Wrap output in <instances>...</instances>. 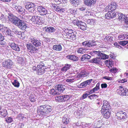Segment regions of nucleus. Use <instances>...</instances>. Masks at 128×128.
Segmentation results:
<instances>
[{"label":"nucleus","instance_id":"nucleus-1","mask_svg":"<svg viewBox=\"0 0 128 128\" xmlns=\"http://www.w3.org/2000/svg\"><path fill=\"white\" fill-rule=\"evenodd\" d=\"M8 19L10 21L22 30H24L28 27V24L25 22L12 14H9Z\"/></svg>","mask_w":128,"mask_h":128},{"label":"nucleus","instance_id":"nucleus-2","mask_svg":"<svg viewBox=\"0 0 128 128\" xmlns=\"http://www.w3.org/2000/svg\"><path fill=\"white\" fill-rule=\"evenodd\" d=\"M53 109V108L50 106L46 105L41 106L39 107L38 109V113L42 115L50 113Z\"/></svg>","mask_w":128,"mask_h":128},{"label":"nucleus","instance_id":"nucleus-3","mask_svg":"<svg viewBox=\"0 0 128 128\" xmlns=\"http://www.w3.org/2000/svg\"><path fill=\"white\" fill-rule=\"evenodd\" d=\"M37 67V73L39 75L43 74L45 71V69H46L44 64L42 62H40L39 64L38 65Z\"/></svg>","mask_w":128,"mask_h":128},{"label":"nucleus","instance_id":"nucleus-4","mask_svg":"<svg viewBox=\"0 0 128 128\" xmlns=\"http://www.w3.org/2000/svg\"><path fill=\"white\" fill-rule=\"evenodd\" d=\"M117 12L108 11L105 15V18L108 19L116 18Z\"/></svg>","mask_w":128,"mask_h":128},{"label":"nucleus","instance_id":"nucleus-5","mask_svg":"<svg viewBox=\"0 0 128 128\" xmlns=\"http://www.w3.org/2000/svg\"><path fill=\"white\" fill-rule=\"evenodd\" d=\"M117 92L121 96H128V90L125 87L123 88L121 86H120L117 90Z\"/></svg>","mask_w":128,"mask_h":128},{"label":"nucleus","instance_id":"nucleus-6","mask_svg":"<svg viewBox=\"0 0 128 128\" xmlns=\"http://www.w3.org/2000/svg\"><path fill=\"white\" fill-rule=\"evenodd\" d=\"M35 4L32 2H28L25 5V7L26 9L30 12L33 13L34 12Z\"/></svg>","mask_w":128,"mask_h":128},{"label":"nucleus","instance_id":"nucleus-7","mask_svg":"<svg viewBox=\"0 0 128 128\" xmlns=\"http://www.w3.org/2000/svg\"><path fill=\"white\" fill-rule=\"evenodd\" d=\"M70 98L69 96L65 95L60 96L56 97V100H57V101L59 102H64L68 100Z\"/></svg>","mask_w":128,"mask_h":128},{"label":"nucleus","instance_id":"nucleus-8","mask_svg":"<svg viewBox=\"0 0 128 128\" xmlns=\"http://www.w3.org/2000/svg\"><path fill=\"white\" fill-rule=\"evenodd\" d=\"M32 44V43L27 44H26V47L27 50L31 53H34L36 52V50H38Z\"/></svg>","mask_w":128,"mask_h":128},{"label":"nucleus","instance_id":"nucleus-9","mask_svg":"<svg viewBox=\"0 0 128 128\" xmlns=\"http://www.w3.org/2000/svg\"><path fill=\"white\" fill-rule=\"evenodd\" d=\"M116 116L118 119L122 120L126 118L127 117L126 113L122 111L118 112L116 114Z\"/></svg>","mask_w":128,"mask_h":128},{"label":"nucleus","instance_id":"nucleus-10","mask_svg":"<svg viewBox=\"0 0 128 128\" xmlns=\"http://www.w3.org/2000/svg\"><path fill=\"white\" fill-rule=\"evenodd\" d=\"M12 30V32L16 34L18 37L21 39H23L24 38L25 36L23 32H22L20 31L15 28H13Z\"/></svg>","mask_w":128,"mask_h":128},{"label":"nucleus","instance_id":"nucleus-11","mask_svg":"<svg viewBox=\"0 0 128 128\" xmlns=\"http://www.w3.org/2000/svg\"><path fill=\"white\" fill-rule=\"evenodd\" d=\"M30 42H31L35 47H38L41 46L42 43L41 41L38 40L33 37L30 38Z\"/></svg>","mask_w":128,"mask_h":128},{"label":"nucleus","instance_id":"nucleus-12","mask_svg":"<svg viewBox=\"0 0 128 128\" xmlns=\"http://www.w3.org/2000/svg\"><path fill=\"white\" fill-rule=\"evenodd\" d=\"M13 64V62L11 60H8L2 63V66L3 67L10 68L12 67Z\"/></svg>","mask_w":128,"mask_h":128},{"label":"nucleus","instance_id":"nucleus-13","mask_svg":"<svg viewBox=\"0 0 128 128\" xmlns=\"http://www.w3.org/2000/svg\"><path fill=\"white\" fill-rule=\"evenodd\" d=\"M76 33L75 32H72L71 33L67 32L66 35L67 38L70 39V40L74 41L76 39V36L75 34Z\"/></svg>","mask_w":128,"mask_h":128},{"label":"nucleus","instance_id":"nucleus-14","mask_svg":"<svg viewBox=\"0 0 128 128\" xmlns=\"http://www.w3.org/2000/svg\"><path fill=\"white\" fill-rule=\"evenodd\" d=\"M111 110H104L102 111V113L104 117L106 119H108L110 115V112Z\"/></svg>","mask_w":128,"mask_h":128},{"label":"nucleus","instance_id":"nucleus-15","mask_svg":"<svg viewBox=\"0 0 128 128\" xmlns=\"http://www.w3.org/2000/svg\"><path fill=\"white\" fill-rule=\"evenodd\" d=\"M9 44L11 48L13 50L17 52L20 51V49L19 46L14 42H10Z\"/></svg>","mask_w":128,"mask_h":128},{"label":"nucleus","instance_id":"nucleus-16","mask_svg":"<svg viewBox=\"0 0 128 128\" xmlns=\"http://www.w3.org/2000/svg\"><path fill=\"white\" fill-rule=\"evenodd\" d=\"M66 86L62 84H57L55 86L54 88L57 89L60 93H62L65 90Z\"/></svg>","mask_w":128,"mask_h":128},{"label":"nucleus","instance_id":"nucleus-17","mask_svg":"<svg viewBox=\"0 0 128 128\" xmlns=\"http://www.w3.org/2000/svg\"><path fill=\"white\" fill-rule=\"evenodd\" d=\"M97 0H84V3L86 6H90L94 4Z\"/></svg>","mask_w":128,"mask_h":128},{"label":"nucleus","instance_id":"nucleus-18","mask_svg":"<svg viewBox=\"0 0 128 128\" xmlns=\"http://www.w3.org/2000/svg\"><path fill=\"white\" fill-rule=\"evenodd\" d=\"M116 13V19H119L120 20H121V21H124L125 20V18L126 17L124 14L121 13H119L118 12H117Z\"/></svg>","mask_w":128,"mask_h":128},{"label":"nucleus","instance_id":"nucleus-19","mask_svg":"<svg viewBox=\"0 0 128 128\" xmlns=\"http://www.w3.org/2000/svg\"><path fill=\"white\" fill-rule=\"evenodd\" d=\"M37 9L39 12L42 13L44 15H46L47 13L48 10H47L42 6H38Z\"/></svg>","mask_w":128,"mask_h":128},{"label":"nucleus","instance_id":"nucleus-20","mask_svg":"<svg viewBox=\"0 0 128 128\" xmlns=\"http://www.w3.org/2000/svg\"><path fill=\"white\" fill-rule=\"evenodd\" d=\"M70 1L73 6L76 7L80 4L81 0H70Z\"/></svg>","mask_w":128,"mask_h":128},{"label":"nucleus","instance_id":"nucleus-21","mask_svg":"<svg viewBox=\"0 0 128 128\" xmlns=\"http://www.w3.org/2000/svg\"><path fill=\"white\" fill-rule=\"evenodd\" d=\"M44 19L42 17L38 16L36 23L37 26H40L44 22Z\"/></svg>","mask_w":128,"mask_h":128},{"label":"nucleus","instance_id":"nucleus-22","mask_svg":"<svg viewBox=\"0 0 128 128\" xmlns=\"http://www.w3.org/2000/svg\"><path fill=\"white\" fill-rule=\"evenodd\" d=\"M14 8L18 12L21 14L24 13L25 10L24 8L20 6L15 5Z\"/></svg>","mask_w":128,"mask_h":128},{"label":"nucleus","instance_id":"nucleus-23","mask_svg":"<svg viewBox=\"0 0 128 128\" xmlns=\"http://www.w3.org/2000/svg\"><path fill=\"white\" fill-rule=\"evenodd\" d=\"M4 31V32L6 36H10V37H11V38L10 40H13V39L12 37V38L13 37L12 35H11V30L9 28L5 27V29Z\"/></svg>","mask_w":128,"mask_h":128},{"label":"nucleus","instance_id":"nucleus-24","mask_svg":"<svg viewBox=\"0 0 128 128\" xmlns=\"http://www.w3.org/2000/svg\"><path fill=\"white\" fill-rule=\"evenodd\" d=\"M66 57L67 59H69L73 61L77 62L78 60V58L74 55H68L66 56Z\"/></svg>","mask_w":128,"mask_h":128},{"label":"nucleus","instance_id":"nucleus-25","mask_svg":"<svg viewBox=\"0 0 128 128\" xmlns=\"http://www.w3.org/2000/svg\"><path fill=\"white\" fill-rule=\"evenodd\" d=\"M98 56H99V58L101 59L106 60L108 58L109 56L104 54V52H101L99 51Z\"/></svg>","mask_w":128,"mask_h":128},{"label":"nucleus","instance_id":"nucleus-26","mask_svg":"<svg viewBox=\"0 0 128 128\" xmlns=\"http://www.w3.org/2000/svg\"><path fill=\"white\" fill-rule=\"evenodd\" d=\"M46 31L48 33H52L54 32L56 30L53 27L49 26L46 27L44 28Z\"/></svg>","mask_w":128,"mask_h":128},{"label":"nucleus","instance_id":"nucleus-27","mask_svg":"<svg viewBox=\"0 0 128 128\" xmlns=\"http://www.w3.org/2000/svg\"><path fill=\"white\" fill-rule=\"evenodd\" d=\"M52 48L54 50L60 51L62 50V47L60 44H55L53 46Z\"/></svg>","mask_w":128,"mask_h":128},{"label":"nucleus","instance_id":"nucleus-28","mask_svg":"<svg viewBox=\"0 0 128 128\" xmlns=\"http://www.w3.org/2000/svg\"><path fill=\"white\" fill-rule=\"evenodd\" d=\"M80 25H78V28L83 30H84L86 29L87 26L86 24L81 21L80 22Z\"/></svg>","mask_w":128,"mask_h":128},{"label":"nucleus","instance_id":"nucleus-29","mask_svg":"<svg viewBox=\"0 0 128 128\" xmlns=\"http://www.w3.org/2000/svg\"><path fill=\"white\" fill-rule=\"evenodd\" d=\"M8 114L7 111L6 109H2L0 111V117L4 118Z\"/></svg>","mask_w":128,"mask_h":128},{"label":"nucleus","instance_id":"nucleus-30","mask_svg":"<svg viewBox=\"0 0 128 128\" xmlns=\"http://www.w3.org/2000/svg\"><path fill=\"white\" fill-rule=\"evenodd\" d=\"M50 94L54 96H56L60 94L57 89H52L51 90L50 92Z\"/></svg>","mask_w":128,"mask_h":128},{"label":"nucleus","instance_id":"nucleus-31","mask_svg":"<svg viewBox=\"0 0 128 128\" xmlns=\"http://www.w3.org/2000/svg\"><path fill=\"white\" fill-rule=\"evenodd\" d=\"M100 58H94L90 60V62L96 64H99L100 62Z\"/></svg>","mask_w":128,"mask_h":128},{"label":"nucleus","instance_id":"nucleus-32","mask_svg":"<svg viewBox=\"0 0 128 128\" xmlns=\"http://www.w3.org/2000/svg\"><path fill=\"white\" fill-rule=\"evenodd\" d=\"M91 58V56L88 54H84L80 58V60L81 61L84 62L86 59H90Z\"/></svg>","mask_w":128,"mask_h":128},{"label":"nucleus","instance_id":"nucleus-33","mask_svg":"<svg viewBox=\"0 0 128 128\" xmlns=\"http://www.w3.org/2000/svg\"><path fill=\"white\" fill-rule=\"evenodd\" d=\"M17 63L22 65H24V60L22 57H19L17 60Z\"/></svg>","mask_w":128,"mask_h":128},{"label":"nucleus","instance_id":"nucleus-34","mask_svg":"<svg viewBox=\"0 0 128 128\" xmlns=\"http://www.w3.org/2000/svg\"><path fill=\"white\" fill-rule=\"evenodd\" d=\"M96 42L94 41H89L88 42L87 47L93 46L96 45Z\"/></svg>","mask_w":128,"mask_h":128},{"label":"nucleus","instance_id":"nucleus-35","mask_svg":"<svg viewBox=\"0 0 128 128\" xmlns=\"http://www.w3.org/2000/svg\"><path fill=\"white\" fill-rule=\"evenodd\" d=\"M118 38L120 40L128 39V35L126 34H121L118 36Z\"/></svg>","mask_w":128,"mask_h":128},{"label":"nucleus","instance_id":"nucleus-36","mask_svg":"<svg viewBox=\"0 0 128 128\" xmlns=\"http://www.w3.org/2000/svg\"><path fill=\"white\" fill-rule=\"evenodd\" d=\"M71 65L68 64H66L62 68V70L66 72L70 68Z\"/></svg>","mask_w":128,"mask_h":128},{"label":"nucleus","instance_id":"nucleus-37","mask_svg":"<svg viewBox=\"0 0 128 128\" xmlns=\"http://www.w3.org/2000/svg\"><path fill=\"white\" fill-rule=\"evenodd\" d=\"M117 6V4L116 3L113 2L112 3L110 7V10L112 11H114L116 9V8Z\"/></svg>","mask_w":128,"mask_h":128},{"label":"nucleus","instance_id":"nucleus-38","mask_svg":"<svg viewBox=\"0 0 128 128\" xmlns=\"http://www.w3.org/2000/svg\"><path fill=\"white\" fill-rule=\"evenodd\" d=\"M13 85L15 87L18 88L20 86V83L17 80H15L12 82Z\"/></svg>","mask_w":128,"mask_h":128},{"label":"nucleus","instance_id":"nucleus-39","mask_svg":"<svg viewBox=\"0 0 128 128\" xmlns=\"http://www.w3.org/2000/svg\"><path fill=\"white\" fill-rule=\"evenodd\" d=\"M88 74V72H86L85 70H82L80 73V77L82 78L84 77L85 75Z\"/></svg>","mask_w":128,"mask_h":128},{"label":"nucleus","instance_id":"nucleus-40","mask_svg":"<svg viewBox=\"0 0 128 128\" xmlns=\"http://www.w3.org/2000/svg\"><path fill=\"white\" fill-rule=\"evenodd\" d=\"M5 121L8 124L10 123L13 121L12 118L11 117H8L7 118H6Z\"/></svg>","mask_w":128,"mask_h":128},{"label":"nucleus","instance_id":"nucleus-41","mask_svg":"<svg viewBox=\"0 0 128 128\" xmlns=\"http://www.w3.org/2000/svg\"><path fill=\"white\" fill-rule=\"evenodd\" d=\"M95 20L93 19L88 20H87V24L90 25H94L95 23Z\"/></svg>","mask_w":128,"mask_h":128},{"label":"nucleus","instance_id":"nucleus-42","mask_svg":"<svg viewBox=\"0 0 128 128\" xmlns=\"http://www.w3.org/2000/svg\"><path fill=\"white\" fill-rule=\"evenodd\" d=\"M98 97V96L95 94H92L88 96V98L91 100L96 99Z\"/></svg>","mask_w":128,"mask_h":128},{"label":"nucleus","instance_id":"nucleus-43","mask_svg":"<svg viewBox=\"0 0 128 128\" xmlns=\"http://www.w3.org/2000/svg\"><path fill=\"white\" fill-rule=\"evenodd\" d=\"M106 62L107 64H109V66L111 67H112V66H113L114 64V62L112 60H106Z\"/></svg>","mask_w":128,"mask_h":128},{"label":"nucleus","instance_id":"nucleus-44","mask_svg":"<svg viewBox=\"0 0 128 128\" xmlns=\"http://www.w3.org/2000/svg\"><path fill=\"white\" fill-rule=\"evenodd\" d=\"M85 49L84 48H79L77 50V52L78 53H80V54H83L84 53Z\"/></svg>","mask_w":128,"mask_h":128},{"label":"nucleus","instance_id":"nucleus-45","mask_svg":"<svg viewBox=\"0 0 128 128\" xmlns=\"http://www.w3.org/2000/svg\"><path fill=\"white\" fill-rule=\"evenodd\" d=\"M112 38V37L109 36H106L104 39L108 41L112 42L113 40Z\"/></svg>","mask_w":128,"mask_h":128},{"label":"nucleus","instance_id":"nucleus-46","mask_svg":"<svg viewBox=\"0 0 128 128\" xmlns=\"http://www.w3.org/2000/svg\"><path fill=\"white\" fill-rule=\"evenodd\" d=\"M62 122L64 124H67L69 122V120L65 117H64L62 119Z\"/></svg>","mask_w":128,"mask_h":128},{"label":"nucleus","instance_id":"nucleus-47","mask_svg":"<svg viewBox=\"0 0 128 128\" xmlns=\"http://www.w3.org/2000/svg\"><path fill=\"white\" fill-rule=\"evenodd\" d=\"M38 16H33L32 17L31 19V21L33 22L35 24H36V19Z\"/></svg>","mask_w":128,"mask_h":128},{"label":"nucleus","instance_id":"nucleus-48","mask_svg":"<svg viewBox=\"0 0 128 128\" xmlns=\"http://www.w3.org/2000/svg\"><path fill=\"white\" fill-rule=\"evenodd\" d=\"M100 83L98 82L96 86L93 88L95 92L97 91L100 89Z\"/></svg>","mask_w":128,"mask_h":128},{"label":"nucleus","instance_id":"nucleus-49","mask_svg":"<svg viewBox=\"0 0 128 128\" xmlns=\"http://www.w3.org/2000/svg\"><path fill=\"white\" fill-rule=\"evenodd\" d=\"M52 7L57 12H58V10H59V9L60 6H58L56 4H53L52 5Z\"/></svg>","mask_w":128,"mask_h":128},{"label":"nucleus","instance_id":"nucleus-50","mask_svg":"<svg viewBox=\"0 0 128 128\" xmlns=\"http://www.w3.org/2000/svg\"><path fill=\"white\" fill-rule=\"evenodd\" d=\"M88 84L86 83V81L81 83L80 85V88H84L86 87L88 85Z\"/></svg>","mask_w":128,"mask_h":128},{"label":"nucleus","instance_id":"nucleus-51","mask_svg":"<svg viewBox=\"0 0 128 128\" xmlns=\"http://www.w3.org/2000/svg\"><path fill=\"white\" fill-rule=\"evenodd\" d=\"M118 69L115 68H112L110 70V71L111 72L115 73L118 71Z\"/></svg>","mask_w":128,"mask_h":128},{"label":"nucleus","instance_id":"nucleus-52","mask_svg":"<svg viewBox=\"0 0 128 128\" xmlns=\"http://www.w3.org/2000/svg\"><path fill=\"white\" fill-rule=\"evenodd\" d=\"M128 43V41L126 40H124L122 41H120V43L119 44L123 46L126 45V44Z\"/></svg>","mask_w":128,"mask_h":128},{"label":"nucleus","instance_id":"nucleus-53","mask_svg":"<svg viewBox=\"0 0 128 128\" xmlns=\"http://www.w3.org/2000/svg\"><path fill=\"white\" fill-rule=\"evenodd\" d=\"M103 108H104V110H106V109L107 110H111V106L110 104H107V105H106L105 106H103Z\"/></svg>","mask_w":128,"mask_h":128},{"label":"nucleus","instance_id":"nucleus-54","mask_svg":"<svg viewBox=\"0 0 128 128\" xmlns=\"http://www.w3.org/2000/svg\"><path fill=\"white\" fill-rule=\"evenodd\" d=\"M29 99L31 102H34L35 101L34 96L33 95L31 94L30 97Z\"/></svg>","mask_w":128,"mask_h":128},{"label":"nucleus","instance_id":"nucleus-55","mask_svg":"<svg viewBox=\"0 0 128 128\" xmlns=\"http://www.w3.org/2000/svg\"><path fill=\"white\" fill-rule=\"evenodd\" d=\"M99 51H94L93 52H90V54L94 56L95 54H96L98 56L99 54Z\"/></svg>","mask_w":128,"mask_h":128},{"label":"nucleus","instance_id":"nucleus-56","mask_svg":"<svg viewBox=\"0 0 128 128\" xmlns=\"http://www.w3.org/2000/svg\"><path fill=\"white\" fill-rule=\"evenodd\" d=\"M5 28V27L2 24H0V31L2 32L4 31Z\"/></svg>","mask_w":128,"mask_h":128},{"label":"nucleus","instance_id":"nucleus-57","mask_svg":"<svg viewBox=\"0 0 128 128\" xmlns=\"http://www.w3.org/2000/svg\"><path fill=\"white\" fill-rule=\"evenodd\" d=\"M89 95V94L86 92V91L85 92V93L83 94L82 96V99H84L86 98Z\"/></svg>","mask_w":128,"mask_h":128},{"label":"nucleus","instance_id":"nucleus-58","mask_svg":"<svg viewBox=\"0 0 128 128\" xmlns=\"http://www.w3.org/2000/svg\"><path fill=\"white\" fill-rule=\"evenodd\" d=\"M4 37L3 39L0 40V45H4L5 44L6 42L5 41H4Z\"/></svg>","mask_w":128,"mask_h":128},{"label":"nucleus","instance_id":"nucleus-59","mask_svg":"<svg viewBox=\"0 0 128 128\" xmlns=\"http://www.w3.org/2000/svg\"><path fill=\"white\" fill-rule=\"evenodd\" d=\"M102 78L108 80H112V77L107 76H104Z\"/></svg>","mask_w":128,"mask_h":128},{"label":"nucleus","instance_id":"nucleus-60","mask_svg":"<svg viewBox=\"0 0 128 128\" xmlns=\"http://www.w3.org/2000/svg\"><path fill=\"white\" fill-rule=\"evenodd\" d=\"M86 8L83 7L82 6L81 7L79 8L78 9L81 11H85V12H86L87 10H86Z\"/></svg>","mask_w":128,"mask_h":128},{"label":"nucleus","instance_id":"nucleus-61","mask_svg":"<svg viewBox=\"0 0 128 128\" xmlns=\"http://www.w3.org/2000/svg\"><path fill=\"white\" fill-rule=\"evenodd\" d=\"M110 104L106 100H104L103 101V106H102V107H103V106H105L107 104Z\"/></svg>","mask_w":128,"mask_h":128},{"label":"nucleus","instance_id":"nucleus-62","mask_svg":"<svg viewBox=\"0 0 128 128\" xmlns=\"http://www.w3.org/2000/svg\"><path fill=\"white\" fill-rule=\"evenodd\" d=\"M107 86V85L106 83L102 84H101V87L102 88H106Z\"/></svg>","mask_w":128,"mask_h":128},{"label":"nucleus","instance_id":"nucleus-63","mask_svg":"<svg viewBox=\"0 0 128 128\" xmlns=\"http://www.w3.org/2000/svg\"><path fill=\"white\" fill-rule=\"evenodd\" d=\"M80 22H81V21L78 20V21H76L74 23V25H77L78 27V25H80Z\"/></svg>","mask_w":128,"mask_h":128},{"label":"nucleus","instance_id":"nucleus-64","mask_svg":"<svg viewBox=\"0 0 128 128\" xmlns=\"http://www.w3.org/2000/svg\"><path fill=\"white\" fill-rule=\"evenodd\" d=\"M95 92L92 89V90H90L89 91H86V92L89 94V95L92 94L94 93Z\"/></svg>","mask_w":128,"mask_h":128}]
</instances>
